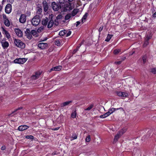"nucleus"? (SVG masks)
Listing matches in <instances>:
<instances>
[{
	"mask_svg": "<svg viewBox=\"0 0 156 156\" xmlns=\"http://www.w3.org/2000/svg\"><path fill=\"white\" fill-rule=\"evenodd\" d=\"M41 21L40 17L39 16H35L32 20L31 23L35 26L38 25Z\"/></svg>",
	"mask_w": 156,
	"mask_h": 156,
	"instance_id": "obj_1",
	"label": "nucleus"
},
{
	"mask_svg": "<svg viewBox=\"0 0 156 156\" xmlns=\"http://www.w3.org/2000/svg\"><path fill=\"white\" fill-rule=\"evenodd\" d=\"M14 43L17 47L21 48H23L25 46V44L19 39H15L14 40Z\"/></svg>",
	"mask_w": 156,
	"mask_h": 156,
	"instance_id": "obj_2",
	"label": "nucleus"
},
{
	"mask_svg": "<svg viewBox=\"0 0 156 156\" xmlns=\"http://www.w3.org/2000/svg\"><path fill=\"white\" fill-rule=\"evenodd\" d=\"M27 58H19L15 59L13 61V62L15 63L23 64L27 61Z\"/></svg>",
	"mask_w": 156,
	"mask_h": 156,
	"instance_id": "obj_3",
	"label": "nucleus"
},
{
	"mask_svg": "<svg viewBox=\"0 0 156 156\" xmlns=\"http://www.w3.org/2000/svg\"><path fill=\"white\" fill-rule=\"evenodd\" d=\"M116 93L118 96L122 98L126 97L129 96L128 93L121 91H116Z\"/></svg>",
	"mask_w": 156,
	"mask_h": 156,
	"instance_id": "obj_4",
	"label": "nucleus"
},
{
	"mask_svg": "<svg viewBox=\"0 0 156 156\" xmlns=\"http://www.w3.org/2000/svg\"><path fill=\"white\" fill-rule=\"evenodd\" d=\"M151 36L150 35H147L145 38L143 44L144 47L147 46L149 44V41L151 38Z\"/></svg>",
	"mask_w": 156,
	"mask_h": 156,
	"instance_id": "obj_5",
	"label": "nucleus"
},
{
	"mask_svg": "<svg viewBox=\"0 0 156 156\" xmlns=\"http://www.w3.org/2000/svg\"><path fill=\"white\" fill-rule=\"evenodd\" d=\"M41 74V72L40 71H37L35 73V74L33 75L31 78L32 80H35L38 78Z\"/></svg>",
	"mask_w": 156,
	"mask_h": 156,
	"instance_id": "obj_6",
	"label": "nucleus"
},
{
	"mask_svg": "<svg viewBox=\"0 0 156 156\" xmlns=\"http://www.w3.org/2000/svg\"><path fill=\"white\" fill-rule=\"evenodd\" d=\"M12 11V5L10 4H7L5 8V12L7 14L10 13Z\"/></svg>",
	"mask_w": 156,
	"mask_h": 156,
	"instance_id": "obj_7",
	"label": "nucleus"
},
{
	"mask_svg": "<svg viewBox=\"0 0 156 156\" xmlns=\"http://www.w3.org/2000/svg\"><path fill=\"white\" fill-rule=\"evenodd\" d=\"M27 20L26 16L24 14H22L19 18V21L21 23H25Z\"/></svg>",
	"mask_w": 156,
	"mask_h": 156,
	"instance_id": "obj_8",
	"label": "nucleus"
},
{
	"mask_svg": "<svg viewBox=\"0 0 156 156\" xmlns=\"http://www.w3.org/2000/svg\"><path fill=\"white\" fill-rule=\"evenodd\" d=\"M2 46L4 49H6L9 46V43L4 40H2L1 41Z\"/></svg>",
	"mask_w": 156,
	"mask_h": 156,
	"instance_id": "obj_9",
	"label": "nucleus"
},
{
	"mask_svg": "<svg viewBox=\"0 0 156 156\" xmlns=\"http://www.w3.org/2000/svg\"><path fill=\"white\" fill-rule=\"evenodd\" d=\"M64 8L63 11H66L67 10H71L72 9V7L70 3H68L64 5Z\"/></svg>",
	"mask_w": 156,
	"mask_h": 156,
	"instance_id": "obj_10",
	"label": "nucleus"
},
{
	"mask_svg": "<svg viewBox=\"0 0 156 156\" xmlns=\"http://www.w3.org/2000/svg\"><path fill=\"white\" fill-rule=\"evenodd\" d=\"M26 35L27 36V38L29 39H30L32 38V35L31 34V33L30 32V30L29 29H27L25 31Z\"/></svg>",
	"mask_w": 156,
	"mask_h": 156,
	"instance_id": "obj_11",
	"label": "nucleus"
},
{
	"mask_svg": "<svg viewBox=\"0 0 156 156\" xmlns=\"http://www.w3.org/2000/svg\"><path fill=\"white\" fill-rule=\"evenodd\" d=\"M48 46L47 43H39L38 45V47L42 49L45 48Z\"/></svg>",
	"mask_w": 156,
	"mask_h": 156,
	"instance_id": "obj_12",
	"label": "nucleus"
},
{
	"mask_svg": "<svg viewBox=\"0 0 156 156\" xmlns=\"http://www.w3.org/2000/svg\"><path fill=\"white\" fill-rule=\"evenodd\" d=\"M29 128V126L26 125H23L19 126L18 129L20 131H23L28 129Z\"/></svg>",
	"mask_w": 156,
	"mask_h": 156,
	"instance_id": "obj_13",
	"label": "nucleus"
},
{
	"mask_svg": "<svg viewBox=\"0 0 156 156\" xmlns=\"http://www.w3.org/2000/svg\"><path fill=\"white\" fill-rule=\"evenodd\" d=\"M52 8L54 11H57L58 10L59 7L58 5L56 4L55 2H52L51 4Z\"/></svg>",
	"mask_w": 156,
	"mask_h": 156,
	"instance_id": "obj_14",
	"label": "nucleus"
},
{
	"mask_svg": "<svg viewBox=\"0 0 156 156\" xmlns=\"http://www.w3.org/2000/svg\"><path fill=\"white\" fill-rule=\"evenodd\" d=\"M15 32L16 35L20 37H21L23 36V33L22 31L19 29H15Z\"/></svg>",
	"mask_w": 156,
	"mask_h": 156,
	"instance_id": "obj_15",
	"label": "nucleus"
},
{
	"mask_svg": "<svg viewBox=\"0 0 156 156\" xmlns=\"http://www.w3.org/2000/svg\"><path fill=\"white\" fill-rule=\"evenodd\" d=\"M2 29L3 33L5 35L6 37L8 39H9L11 37L9 33L3 27H2Z\"/></svg>",
	"mask_w": 156,
	"mask_h": 156,
	"instance_id": "obj_16",
	"label": "nucleus"
},
{
	"mask_svg": "<svg viewBox=\"0 0 156 156\" xmlns=\"http://www.w3.org/2000/svg\"><path fill=\"white\" fill-rule=\"evenodd\" d=\"M62 69V67L61 66H56L52 68L51 69V70H54V71H58Z\"/></svg>",
	"mask_w": 156,
	"mask_h": 156,
	"instance_id": "obj_17",
	"label": "nucleus"
},
{
	"mask_svg": "<svg viewBox=\"0 0 156 156\" xmlns=\"http://www.w3.org/2000/svg\"><path fill=\"white\" fill-rule=\"evenodd\" d=\"M54 23L53 20L52 19L50 20L48 24V28H51V27L53 26Z\"/></svg>",
	"mask_w": 156,
	"mask_h": 156,
	"instance_id": "obj_18",
	"label": "nucleus"
},
{
	"mask_svg": "<svg viewBox=\"0 0 156 156\" xmlns=\"http://www.w3.org/2000/svg\"><path fill=\"white\" fill-rule=\"evenodd\" d=\"M44 10L45 12H46L48 10V5L46 1H44L43 2Z\"/></svg>",
	"mask_w": 156,
	"mask_h": 156,
	"instance_id": "obj_19",
	"label": "nucleus"
},
{
	"mask_svg": "<svg viewBox=\"0 0 156 156\" xmlns=\"http://www.w3.org/2000/svg\"><path fill=\"white\" fill-rule=\"evenodd\" d=\"M4 23L5 25L7 27H9L10 26V23L8 19L6 18L4 20Z\"/></svg>",
	"mask_w": 156,
	"mask_h": 156,
	"instance_id": "obj_20",
	"label": "nucleus"
},
{
	"mask_svg": "<svg viewBox=\"0 0 156 156\" xmlns=\"http://www.w3.org/2000/svg\"><path fill=\"white\" fill-rule=\"evenodd\" d=\"M78 9H74L72 12L71 14L72 17H73L75 16L78 12Z\"/></svg>",
	"mask_w": 156,
	"mask_h": 156,
	"instance_id": "obj_21",
	"label": "nucleus"
},
{
	"mask_svg": "<svg viewBox=\"0 0 156 156\" xmlns=\"http://www.w3.org/2000/svg\"><path fill=\"white\" fill-rule=\"evenodd\" d=\"M110 115L109 113H108V112H107L104 114L100 115V118L102 119L105 118L109 116Z\"/></svg>",
	"mask_w": 156,
	"mask_h": 156,
	"instance_id": "obj_22",
	"label": "nucleus"
},
{
	"mask_svg": "<svg viewBox=\"0 0 156 156\" xmlns=\"http://www.w3.org/2000/svg\"><path fill=\"white\" fill-rule=\"evenodd\" d=\"M48 22V18H46L45 19H44L42 21V24L44 26H46Z\"/></svg>",
	"mask_w": 156,
	"mask_h": 156,
	"instance_id": "obj_23",
	"label": "nucleus"
},
{
	"mask_svg": "<svg viewBox=\"0 0 156 156\" xmlns=\"http://www.w3.org/2000/svg\"><path fill=\"white\" fill-rule=\"evenodd\" d=\"M113 35L112 34H108L105 39V41L108 42L110 40V39L113 37Z\"/></svg>",
	"mask_w": 156,
	"mask_h": 156,
	"instance_id": "obj_24",
	"label": "nucleus"
},
{
	"mask_svg": "<svg viewBox=\"0 0 156 156\" xmlns=\"http://www.w3.org/2000/svg\"><path fill=\"white\" fill-rule=\"evenodd\" d=\"M126 131V128H123L121 129L119 133H118L121 136Z\"/></svg>",
	"mask_w": 156,
	"mask_h": 156,
	"instance_id": "obj_25",
	"label": "nucleus"
},
{
	"mask_svg": "<svg viewBox=\"0 0 156 156\" xmlns=\"http://www.w3.org/2000/svg\"><path fill=\"white\" fill-rule=\"evenodd\" d=\"M72 102V101H67L65 102L64 103H63L62 104V106H65L67 105H68L69 104H71Z\"/></svg>",
	"mask_w": 156,
	"mask_h": 156,
	"instance_id": "obj_26",
	"label": "nucleus"
},
{
	"mask_svg": "<svg viewBox=\"0 0 156 156\" xmlns=\"http://www.w3.org/2000/svg\"><path fill=\"white\" fill-rule=\"evenodd\" d=\"M87 13H85L84 15L83 16V17L82 18L81 20L82 22L83 23L85 21V20L86 19L87 17Z\"/></svg>",
	"mask_w": 156,
	"mask_h": 156,
	"instance_id": "obj_27",
	"label": "nucleus"
},
{
	"mask_svg": "<svg viewBox=\"0 0 156 156\" xmlns=\"http://www.w3.org/2000/svg\"><path fill=\"white\" fill-rule=\"evenodd\" d=\"M120 136H121L118 133L115 136L114 142H116L117 141L118 139L120 137Z\"/></svg>",
	"mask_w": 156,
	"mask_h": 156,
	"instance_id": "obj_28",
	"label": "nucleus"
},
{
	"mask_svg": "<svg viewBox=\"0 0 156 156\" xmlns=\"http://www.w3.org/2000/svg\"><path fill=\"white\" fill-rule=\"evenodd\" d=\"M72 17V16L71 13L67 14L65 16V20H68Z\"/></svg>",
	"mask_w": 156,
	"mask_h": 156,
	"instance_id": "obj_29",
	"label": "nucleus"
},
{
	"mask_svg": "<svg viewBox=\"0 0 156 156\" xmlns=\"http://www.w3.org/2000/svg\"><path fill=\"white\" fill-rule=\"evenodd\" d=\"M55 44L58 46H60L61 45L60 40L58 39H56L55 41Z\"/></svg>",
	"mask_w": 156,
	"mask_h": 156,
	"instance_id": "obj_30",
	"label": "nucleus"
},
{
	"mask_svg": "<svg viewBox=\"0 0 156 156\" xmlns=\"http://www.w3.org/2000/svg\"><path fill=\"white\" fill-rule=\"evenodd\" d=\"M114 108H109L108 109V113H109V114L111 115V114L113 113L114 112Z\"/></svg>",
	"mask_w": 156,
	"mask_h": 156,
	"instance_id": "obj_31",
	"label": "nucleus"
},
{
	"mask_svg": "<svg viewBox=\"0 0 156 156\" xmlns=\"http://www.w3.org/2000/svg\"><path fill=\"white\" fill-rule=\"evenodd\" d=\"M121 51V50L120 49H116L114 51V53L115 55L118 54Z\"/></svg>",
	"mask_w": 156,
	"mask_h": 156,
	"instance_id": "obj_32",
	"label": "nucleus"
},
{
	"mask_svg": "<svg viewBox=\"0 0 156 156\" xmlns=\"http://www.w3.org/2000/svg\"><path fill=\"white\" fill-rule=\"evenodd\" d=\"M94 105L93 104H91L88 107L85 109V110L89 111L91 110L93 107Z\"/></svg>",
	"mask_w": 156,
	"mask_h": 156,
	"instance_id": "obj_33",
	"label": "nucleus"
},
{
	"mask_svg": "<svg viewBox=\"0 0 156 156\" xmlns=\"http://www.w3.org/2000/svg\"><path fill=\"white\" fill-rule=\"evenodd\" d=\"M27 139H30L33 140L34 139V137L32 135H28L27 136L25 137Z\"/></svg>",
	"mask_w": 156,
	"mask_h": 156,
	"instance_id": "obj_34",
	"label": "nucleus"
},
{
	"mask_svg": "<svg viewBox=\"0 0 156 156\" xmlns=\"http://www.w3.org/2000/svg\"><path fill=\"white\" fill-rule=\"evenodd\" d=\"M76 112L75 111L73 112L71 115V117L73 118H76Z\"/></svg>",
	"mask_w": 156,
	"mask_h": 156,
	"instance_id": "obj_35",
	"label": "nucleus"
},
{
	"mask_svg": "<svg viewBox=\"0 0 156 156\" xmlns=\"http://www.w3.org/2000/svg\"><path fill=\"white\" fill-rule=\"evenodd\" d=\"M65 31V30H61L59 32V35L60 36H63L66 34Z\"/></svg>",
	"mask_w": 156,
	"mask_h": 156,
	"instance_id": "obj_36",
	"label": "nucleus"
},
{
	"mask_svg": "<svg viewBox=\"0 0 156 156\" xmlns=\"http://www.w3.org/2000/svg\"><path fill=\"white\" fill-rule=\"evenodd\" d=\"M61 16V15H58L57 17H56V20H55V24L56 25H58V22H57L56 21V20H58V19H59V17Z\"/></svg>",
	"mask_w": 156,
	"mask_h": 156,
	"instance_id": "obj_37",
	"label": "nucleus"
},
{
	"mask_svg": "<svg viewBox=\"0 0 156 156\" xmlns=\"http://www.w3.org/2000/svg\"><path fill=\"white\" fill-rule=\"evenodd\" d=\"M31 34L33 35L34 36H36L37 34L36 31L35 30H32L31 31Z\"/></svg>",
	"mask_w": 156,
	"mask_h": 156,
	"instance_id": "obj_38",
	"label": "nucleus"
},
{
	"mask_svg": "<svg viewBox=\"0 0 156 156\" xmlns=\"http://www.w3.org/2000/svg\"><path fill=\"white\" fill-rule=\"evenodd\" d=\"M72 138H73L72 140L76 139L77 138L76 134L75 133H73L72 134Z\"/></svg>",
	"mask_w": 156,
	"mask_h": 156,
	"instance_id": "obj_39",
	"label": "nucleus"
},
{
	"mask_svg": "<svg viewBox=\"0 0 156 156\" xmlns=\"http://www.w3.org/2000/svg\"><path fill=\"white\" fill-rule=\"evenodd\" d=\"M86 141L87 142H89L90 140V135H88L86 138Z\"/></svg>",
	"mask_w": 156,
	"mask_h": 156,
	"instance_id": "obj_40",
	"label": "nucleus"
},
{
	"mask_svg": "<svg viewBox=\"0 0 156 156\" xmlns=\"http://www.w3.org/2000/svg\"><path fill=\"white\" fill-rule=\"evenodd\" d=\"M151 72L154 74L156 73V68H154L151 69Z\"/></svg>",
	"mask_w": 156,
	"mask_h": 156,
	"instance_id": "obj_41",
	"label": "nucleus"
},
{
	"mask_svg": "<svg viewBox=\"0 0 156 156\" xmlns=\"http://www.w3.org/2000/svg\"><path fill=\"white\" fill-rule=\"evenodd\" d=\"M143 62L144 63H145L146 62V56H144L143 57Z\"/></svg>",
	"mask_w": 156,
	"mask_h": 156,
	"instance_id": "obj_42",
	"label": "nucleus"
},
{
	"mask_svg": "<svg viewBox=\"0 0 156 156\" xmlns=\"http://www.w3.org/2000/svg\"><path fill=\"white\" fill-rule=\"evenodd\" d=\"M22 109V107L19 108H17V109H16V110H15L14 111H13L12 112V113H15L18 110H20V109Z\"/></svg>",
	"mask_w": 156,
	"mask_h": 156,
	"instance_id": "obj_43",
	"label": "nucleus"
},
{
	"mask_svg": "<svg viewBox=\"0 0 156 156\" xmlns=\"http://www.w3.org/2000/svg\"><path fill=\"white\" fill-rule=\"evenodd\" d=\"M122 61H118L117 62H115V63L116 64L119 65V64H120L122 63Z\"/></svg>",
	"mask_w": 156,
	"mask_h": 156,
	"instance_id": "obj_44",
	"label": "nucleus"
},
{
	"mask_svg": "<svg viewBox=\"0 0 156 156\" xmlns=\"http://www.w3.org/2000/svg\"><path fill=\"white\" fill-rule=\"evenodd\" d=\"M79 47H77L73 51V53L74 54L78 51Z\"/></svg>",
	"mask_w": 156,
	"mask_h": 156,
	"instance_id": "obj_45",
	"label": "nucleus"
},
{
	"mask_svg": "<svg viewBox=\"0 0 156 156\" xmlns=\"http://www.w3.org/2000/svg\"><path fill=\"white\" fill-rule=\"evenodd\" d=\"M71 31H68V32H67V33L66 34V37H68V36H69V35H70V34H71Z\"/></svg>",
	"mask_w": 156,
	"mask_h": 156,
	"instance_id": "obj_46",
	"label": "nucleus"
},
{
	"mask_svg": "<svg viewBox=\"0 0 156 156\" xmlns=\"http://www.w3.org/2000/svg\"><path fill=\"white\" fill-rule=\"evenodd\" d=\"M5 148H6L4 146H2V147H1V149L3 151L5 150Z\"/></svg>",
	"mask_w": 156,
	"mask_h": 156,
	"instance_id": "obj_47",
	"label": "nucleus"
},
{
	"mask_svg": "<svg viewBox=\"0 0 156 156\" xmlns=\"http://www.w3.org/2000/svg\"><path fill=\"white\" fill-rule=\"evenodd\" d=\"M59 128H60L59 127H57V128L52 129L53 130H58L59 129Z\"/></svg>",
	"mask_w": 156,
	"mask_h": 156,
	"instance_id": "obj_48",
	"label": "nucleus"
},
{
	"mask_svg": "<svg viewBox=\"0 0 156 156\" xmlns=\"http://www.w3.org/2000/svg\"><path fill=\"white\" fill-rule=\"evenodd\" d=\"M80 21H77L76 22V26L77 27L80 24Z\"/></svg>",
	"mask_w": 156,
	"mask_h": 156,
	"instance_id": "obj_49",
	"label": "nucleus"
},
{
	"mask_svg": "<svg viewBox=\"0 0 156 156\" xmlns=\"http://www.w3.org/2000/svg\"><path fill=\"white\" fill-rule=\"evenodd\" d=\"M114 111H116L118 110H119V109H122V108H114Z\"/></svg>",
	"mask_w": 156,
	"mask_h": 156,
	"instance_id": "obj_50",
	"label": "nucleus"
},
{
	"mask_svg": "<svg viewBox=\"0 0 156 156\" xmlns=\"http://www.w3.org/2000/svg\"><path fill=\"white\" fill-rule=\"evenodd\" d=\"M103 29V27H100V28H99V30H98L99 31V32H101V31Z\"/></svg>",
	"mask_w": 156,
	"mask_h": 156,
	"instance_id": "obj_51",
	"label": "nucleus"
},
{
	"mask_svg": "<svg viewBox=\"0 0 156 156\" xmlns=\"http://www.w3.org/2000/svg\"><path fill=\"white\" fill-rule=\"evenodd\" d=\"M152 16L153 17H156V12L153 14Z\"/></svg>",
	"mask_w": 156,
	"mask_h": 156,
	"instance_id": "obj_52",
	"label": "nucleus"
},
{
	"mask_svg": "<svg viewBox=\"0 0 156 156\" xmlns=\"http://www.w3.org/2000/svg\"><path fill=\"white\" fill-rule=\"evenodd\" d=\"M3 6H2L0 5V11H1L2 9Z\"/></svg>",
	"mask_w": 156,
	"mask_h": 156,
	"instance_id": "obj_53",
	"label": "nucleus"
},
{
	"mask_svg": "<svg viewBox=\"0 0 156 156\" xmlns=\"http://www.w3.org/2000/svg\"><path fill=\"white\" fill-rule=\"evenodd\" d=\"M47 37H45V38L44 39V40H42V41H45L46 40H47Z\"/></svg>",
	"mask_w": 156,
	"mask_h": 156,
	"instance_id": "obj_54",
	"label": "nucleus"
},
{
	"mask_svg": "<svg viewBox=\"0 0 156 156\" xmlns=\"http://www.w3.org/2000/svg\"><path fill=\"white\" fill-rule=\"evenodd\" d=\"M119 110H120L121 111H124L123 108H122V109H119Z\"/></svg>",
	"mask_w": 156,
	"mask_h": 156,
	"instance_id": "obj_55",
	"label": "nucleus"
},
{
	"mask_svg": "<svg viewBox=\"0 0 156 156\" xmlns=\"http://www.w3.org/2000/svg\"><path fill=\"white\" fill-rule=\"evenodd\" d=\"M2 37V35H1V32H0V37Z\"/></svg>",
	"mask_w": 156,
	"mask_h": 156,
	"instance_id": "obj_56",
	"label": "nucleus"
},
{
	"mask_svg": "<svg viewBox=\"0 0 156 156\" xmlns=\"http://www.w3.org/2000/svg\"><path fill=\"white\" fill-rule=\"evenodd\" d=\"M73 0H68V1L70 2H72L73 1Z\"/></svg>",
	"mask_w": 156,
	"mask_h": 156,
	"instance_id": "obj_57",
	"label": "nucleus"
},
{
	"mask_svg": "<svg viewBox=\"0 0 156 156\" xmlns=\"http://www.w3.org/2000/svg\"><path fill=\"white\" fill-rule=\"evenodd\" d=\"M62 2H63V1L61 2V3H62Z\"/></svg>",
	"mask_w": 156,
	"mask_h": 156,
	"instance_id": "obj_58",
	"label": "nucleus"
},
{
	"mask_svg": "<svg viewBox=\"0 0 156 156\" xmlns=\"http://www.w3.org/2000/svg\"><path fill=\"white\" fill-rule=\"evenodd\" d=\"M59 1H60V0H59Z\"/></svg>",
	"mask_w": 156,
	"mask_h": 156,
	"instance_id": "obj_59",
	"label": "nucleus"
}]
</instances>
